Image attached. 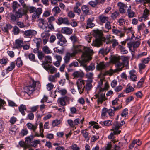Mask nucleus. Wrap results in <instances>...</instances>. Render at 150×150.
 <instances>
[{"mask_svg": "<svg viewBox=\"0 0 150 150\" xmlns=\"http://www.w3.org/2000/svg\"><path fill=\"white\" fill-rule=\"evenodd\" d=\"M95 33L96 38L93 41L92 43L93 45L99 47L103 45V43L104 42H105L106 44L112 43V46L115 47L118 44L117 40L115 39H113L110 40L108 39L103 37L102 36V33L98 30H96Z\"/></svg>", "mask_w": 150, "mask_h": 150, "instance_id": "f257e3e1", "label": "nucleus"}, {"mask_svg": "<svg viewBox=\"0 0 150 150\" xmlns=\"http://www.w3.org/2000/svg\"><path fill=\"white\" fill-rule=\"evenodd\" d=\"M73 54L74 55L78 53L82 52L83 58L87 57V59H91V55L92 54L93 50L89 48L85 47L81 45H74L73 47Z\"/></svg>", "mask_w": 150, "mask_h": 150, "instance_id": "f03ea898", "label": "nucleus"}, {"mask_svg": "<svg viewBox=\"0 0 150 150\" xmlns=\"http://www.w3.org/2000/svg\"><path fill=\"white\" fill-rule=\"evenodd\" d=\"M19 2L22 6L23 8H21L16 11L14 14H11L10 16L11 20L14 22L22 17L27 12L28 9L23 0H19Z\"/></svg>", "mask_w": 150, "mask_h": 150, "instance_id": "7ed1b4c3", "label": "nucleus"}, {"mask_svg": "<svg viewBox=\"0 0 150 150\" xmlns=\"http://www.w3.org/2000/svg\"><path fill=\"white\" fill-rule=\"evenodd\" d=\"M92 55H91V59L88 60L86 57L79 61L81 65L84 67L86 71L87 72H88L89 71H93L95 69V64L94 63H91L89 66H88L86 65V63L91 59V56Z\"/></svg>", "mask_w": 150, "mask_h": 150, "instance_id": "20e7f679", "label": "nucleus"}, {"mask_svg": "<svg viewBox=\"0 0 150 150\" xmlns=\"http://www.w3.org/2000/svg\"><path fill=\"white\" fill-rule=\"evenodd\" d=\"M133 41L127 43L129 48L131 52H134L136 49L139 46L141 43V39L136 37L135 39H134Z\"/></svg>", "mask_w": 150, "mask_h": 150, "instance_id": "39448f33", "label": "nucleus"}, {"mask_svg": "<svg viewBox=\"0 0 150 150\" xmlns=\"http://www.w3.org/2000/svg\"><path fill=\"white\" fill-rule=\"evenodd\" d=\"M113 61L115 63L116 66L118 67H121V68H118L114 70L110 69L108 71V74L110 75H112V74L115 73H117L118 72L122 70V68L123 67V65L122 63L118 61V59L117 57H115L113 59Z\"/></svg>", "mask_w": 150, "mask_h": 150, "instance_id": "423d86ee", "label": "nucleus"}, {"mask_svg": "<svg viewBox=\"0 0 150 150\" xmlns=\"http://www.w3.org/2000/svg\"><path fill=\"white\" fill-rule=\"evenodd\" d=\"M76 84L79 91L80 94H81L83 93L85 88L84 81L82 79H80L77 81Z\"/></svg>", "mask_w": 150, "mask_h": 150, "instance_id": "0eeeda50", "label": "nucleus"}, {"mask_svg": "<svg viewBox=\"0 0 150 150\" xmlns=\"http://www.w3.org/2000/svg\"><path fill=\"white\" fill-rule=\"evenodd\" d=\"M32 83L31 85L26 86L25 90L27 93L28 94L32 93L35 90L36 86V82L34 80L32 81Z\"/></svg>", "mask_w": 150, "mask_h": 150, "instance_id": "6e6552de", "label": "nucleus"}, {"mask_svg": "<svg viewBox=\"0 0 150 150\" xmlns=\"http://www.w3.org/2000/svg\"><path fill=\"white\" fill-rule=\"evenodd\" d=\"M95 96L96 97L95 99H98L97 102L98 104H99V103L102 104L104 101L107 99V98L105 97V94L99 93L96 94Z\"/></svg>", "mask_w": 150, "mask_h": 150, "instance_id": "1a4fd4ad", "label": "nucleus"}, {"mask_svg": "<svg viewBox=\"0 0 150 150\" xmlns=\"http://www.w3.org/2000/svg\"><path fill=\"white\" fill-rule=\"evenodd\" d=\"M70 98L68 97L65 96L59 98L57 102L59 104L62 106H64L66 105V102H68L70 100Z\"/></svg>", "mask_w": 150, "mask_h": 150, "instance_id": "9d476101", "label": "nucleus"}, {"mask_svg": "<svg viewBox=\"0 0 150 150\" xmlns=\"http://www.w3.org/2000/svg\"><path fill=\"white\" fill-rule=\"evenodd\" d=\"M118 7L119 11L120 13L124 14L126 12L127 5L121 2H119L117 4Z\"/></svg>", "mask_w": 150, "mask_h": 150, "instance_id": "9b49d317", "label": "nucleus"}, {"mask_svg": "<svg viewBox=\"0 0 150 150\" xmlns=\"http://www.w3.org/2000/svg\"><path fill=\"white\" fill-rule=\"evenodd\" d=\"M38 26L40 28L44 29L48 26V22L44 19H39L38 20Z\"/></svg>", "mask_w": 150, "mask_h": 150, "instance_id": "f8f14e48", "label": "nucleus"}, {"mask_svg": "<svg viewBox=\"0 0 150 150\" xmlns=\"http://www.w3.org/2000/svg\"><path fill=\"white\" fill-rule=\"evenodd\" d=\"M126 30L125 27L122 30H119L117 29H112V32L118 36H120V37H123L125 35V32Z\"/></svg>", "mask_w": 150, "mask_h": 150, "instance_id": "ddd939ff", "label": "nucleus"}, {"mask_svg": "<svg viewBox=\"0 0 150 150\" xmlns=\"http://www.w3.org/2000/svg\"><path fill=\"white\" fill-rule=\"evenodd\" d=\"M39 126L40 132V135L38 132L35 131L34 132V136L38 137L41 136L43 138L44 137V135L43 134L44 129H43V124L41 122L40 123Z\"/></svg>", "mask_w": 150, "mask_h": 150, "instance_id": "4468645a", "label": "nucleus"}, {"mask_svg": "<svg viewBox=\"0 0 150 150\" xmlns=\"http://www.w3.org/2000/svg\"><path fill=\"white\" fill-rule=\"evenodd\" d=\"M121 127L120 125V123L117 121H116L113 123L112 126L113 130L115 131V133L118 132V133H120L121 132L120 130H118V129Z\"/></svg>", "mask_w": 150, "mask_h": 150, "instance_id": "2eb2a0df", "label": "nucleus"}, {"mask_svg": "<svg viewBox=\"0 0 150 150\" xmlns=\"http://www.w3.org/2000/svg\"><path fill=\"white\" fill-rule=\"evenodd\" d=\"M43 67L48 71H49L51 74H53L55 72L56 69L52 65H48L47 66L43 65Z\"/></svg>", "mask_w": 150, "mask_h": 150, "instance_id": "dca6fc26", "label": "nucleus"}, {"mask_svg": "<svg viewBox=\"0 0 150 150\" xmlns=\"http://www.w3.org/2000/svg\"><path fill=\"white\" fill-rule=\"evenodd\" d=\"M129 74L130 80L133 81H136L137 79L136 71L134 70H132L129 71Z\"/></svg>", "mask_w": 150, "mask_h": 150, "instance_id": "f3484780", "label": "nucleus"}, {"mask_svg": "<svg viewBox=\"0 0 150 150\" xmlns=\"http://www.w3.org/2000/svg\"><path fill=\"white\" fill-rule=\"evenodd\" d=\"M81 10L85 15H90L91 13V10L89 9L88 6L84 5L81 7Z\"/></svg>", "mask_w": 150, "mask_h": 150, "instance_id": "a211bd4d", "label": "nucleus"}, {"mask_svg": "<svg viewBox=\"0 0 150 150\" xmlns=\"http://www.w3.org/2000/svg\"><path fill=\"white\" fill-rule=\"evenodd\" d=\"M58 24L60 25L62 24L69 25V24L68 18H67L60 17L58 19Z\"/></svg>", "mask_w": 150, "mask_h": 150, "instance_id": "6ab92c4d", "label": "nucleus"}, {"mask_svg": "<svg viewBox=\"0 0 150 150\" xmlns=\"http://www.w3.org/2000/svg\"><path fill=\"white\" fill-rule=\"evenodd\" d=\"M111 48V47L109 46L106 47L105 48H102L100 50L99 53L103 55L107 54L110 51Z\"/></svg>", "mask_w": 150, "mask_h": 150, "instance_id": "aec40b11", "label": "nucleus"}, {"mask_svg": "<svg viewBox=\"0 0 150 150\" xmlns=\"http://www.w3.org/2000/svg\"><path fill=\"white\" fill-rule=\"evenodd\" d=\"M50 34L48 33H43L41 34V37L43 38V42L44 45H45L48 41Z\"/></svg>", "mask_w": 150, "mask_h": 150, "instance_id": "412c9836", "label": "nucleus"}, {"mask_svg": "<svg viewBox=\"0 0 150 150\" xmlns=\"http://www.w3.org/2000/svg\"><path fill=\"white\" fill-rule=\"evenodd\" d=\"M37 33V32L33 30H29L25 31L24 34L26 36L30 37L33 35H35Z\"/></svg>", "mask_w": 150, "mask_h": 150, "instance_id": "4be33fe9", "label": "nucleus"}, {"mask_svg": "<svg viewBox=\"0 0 150 150\" xmlns=\"http://www.w3.org/2000/svg\"><path fill=\"white\" fill-rule=\"evenodd\" d=\"M61 31L63 33L69 35L72 33V30L68 27H64L62 28Z\"/></svg>", "mask_w": 150, "mask_h": 150, "instance_id": "5701e85b", "label": "nucleus"}, {"mask_svg": "<svg viewBox=\"0 0 150 150\" xmlns=\"http://www.w3.org/2000/svg\"><path fill=\"white\" fill-rule=\"evenodd\" d=\"M52 62V57L50 56H47L45 57V61L43 62L42 66L43 67V65L45 66H47L49 65L48 63H51Z\"/></svg>", "mask_w": 150, "mask_h": 150, "instance_id": "b1692460", "label": "nucleus"}, {"mask_svg": "<svg viewBox=\"0 0 150 150\" xmlns=\"http://www.w3.org/2000/svg\"><path fill=\"white\" fill-rule=\"evenodd\" d=\"M42 10L41 8H38L37 11L33 14L32 18H39V16L42 12Z\"/></svg>", "mask_w": 150, "mask_h": 150, "instance_id": "393cba45", "label": "nucleus"}, {"mask_svg": "<svg viewBox=\"0 0 150 150\" xmlns=\"http://www.w3.org/2000/svg\"><path fill=\"white\" fill-rule=\"evenodd\" d=\"M72 75L74 78H81L83 77L84 74L82 71H76L73 73Z\"/></svg>", "mask_w": 150, "mask_h": 150, "instance_id": "a878e982", "label": "nucleus"}, {"mask_svg": "<svg viewBox=\"0 0 150 150\" xmlns=\"http://www.w3.org/2000/svg\"><path fill=\"white\" fill-rule=\"evenodd\" d=\"M26 125L29 129L32 130L33 132H35L37 128L38 124L35 123L34 125H33L30 123H28Z\"/></svg>", "mask_w": 150, "mask_h": 150, "instance_id": "bb28decb", "label": "nucleus"}, {"mask_svg": "<svg viewBox=\"0 0 150 150\" xmlns=\"http://www.w3.org/2000/svg\"><path fill=\"white\" fill-rule=\"evenodd\" d=\"M81 4L79 3H76V6H75L73 9V11L74 13H76L78 15H80L81 13V10L79 7L80 6Z\"/></svg>", "mask_w": 150, "mask_h": 150, "instance_id": "cd10ccee", "label": "nucleus"}, {"mask_svg": "<svg viewBox=\"0 0 150 150\" xmlns=\"http://www.w3.org/2000/svg\"><path fill=\"white\" fill-rule=\"evenodd\" d=\"M20 5L18 3L17 1H14L13 2L12 4V7L13 9V14H14L16 10L18 8V7L20 6ZM11 13H10V16H11Z\"/></svg>", "mask_w": 150, "mask_h": 150, "instance_id": "c85d7f7f", "label": "nucleus"}, {"mask_svg": "<svg viewBox=\"0 0 150 150\" xmlns=\"http://www.w3.org/2000/svg\"><path fill=\"white\" fill-rule=\"evenodd\" d=\"M19 110V112L23 115H25V113L24 111L26 110V106L25 105L23 104L21 105L18 107Z\"/></svg>", "mask_w": 150, "mask_h": 150, "instance_id": "c756f323", "label": "nucleus"}, {"mask_svg": "<svg viewBox=\"0 0 150 150\" xmlns=\"http://www.w3.org/2000/svg\"><path fill=\"white\" fill-rule=\"evenodd\" d=\"M74 56V54H73L72 53H67L66 56L64 58L65 62L66 63H67L69 62L70 60V57Z\"/></svg>", "mask_w": 150, "mask_h": 150, "instance_id": "7c9ffc66", "label": "nucleus"}, {"mask_svg": "<svg viewBox=\"0 0 150 150\" xmlns=\"http://www.w3.org/2000/svg\"><path fill=\"white\" fill-rule=\"evenodd\" d=\"M81 133L82 134L83 136L85 138L86 140L88 141L90 138V136L89 133L86 130H81Z\"/></svg>", "mask_w": 150, "mask_h": 150, "instance_id": "2f4dec72", "label": "nucleus"}, {"mask_svg": "<svg viewBox=\"0 0 150 150\" xmlns=\"http://www.w3.org/2000/svg\"><path fill=\"white\" fill-rule=\"evenodd\" d=\"M98 19L101 23H104L108 22V18L103 15H101L99 16Z\"/></svg>", "mask_w": 150, "mask_h": 150, "instance_id": "473e14b6", "label": "nucleus"}, {"mask_svg": "<svg viewBox=\"0 0 150 150\" xmlns=\"http://www.w3.org/2000/svg\"><path fill=\"white\" fill-rule=\"evenodd\" d=\"M149 15V11L147 8L144 9L143 11V14L142 18H144L145 20L147 19Z\"/></svg>", "mask_w": 150, "mask_h": 150, "instance_id": "72a5a7b5", "label": "nucleus"}, {"mask_svg": "<svg viewBox=\"0 0 150 150\" xmlns=\"http://www.w3.org/2000/svg\"><path fill=\"white\" fill-rule=\"evenodd\" d=\"M105 65L103 62H100L99 64H97L96 68L98 70H100L104 69L105 67Z\"/></svg>", "mask_w": 150, "mask_h": 150, "instance_id": "f704fd0d", "label": "nucleus"}, {"mask_svg": "<svg viewBox=\"0 0 150 150\" xmlns=\"http://www.w3.org/2000/svg\"><path fill=\"white\" fill-rule=\"evenodd\" d=\"M69 39L72 42L73 45H75V43L78 41V38L75 35H71L69 38Z\"/></svg>", "mask_w": 150, "mask_h": 150, "instance_id": "c9c22d12", "label": "nucleus"}, {"mask_svg": "<svg viewBox=\"0 0 150 150\" xmlns=\"http://www.w3.org/2000/svg\"><path fill=\"white\" fill-rule=\"evenodd\" d=\"M100 123L103 126H110L112 123V122L110 120H107L104 121L103 122L101 121L100 122Z\"/></svg>", "mask_w": 150, "mask_h": 150, "instance_id": "e433bc0d", "label": "nucleus"}, {"mask_svg": "<svg viewBox=\"0 0 150 150\" xmlns=\"http://www.w3.org/2000/svg\"><path fill=\"white\" fill-rule=\"evenodd\" d=\"M92 20L91 18H89L87 20L86 28H92L95 26V24L92 23Z\"/></svg>", "mask_w": 150, "mask_h": 150, "instance_id": "4c0bfd02", "label": "nucleus"}, {"mask_svg": "<svg viewBox=\"0 0 150 150\" xmlns=\"http://www.w3.org/2000/svg\"><path fill=\"white\" fill-rule=\"evenodd\" d=\"M16 46L17 48L21 47L23 45V42L22 40L17 39L16 40Z\"/></svg>", "mask_w": 150, "mask_h": 150, "instance_id": "58836bf2", "label": "nucleus"}, {"mask_svg": "<svg viewBox=\"0 0 150 150\" xmlns=\"http://www.w3.org/2000/svg\"><path fill=\"white\" fill-rule=\"evenodd\" d=\"M42 50L46 54H50L52 52L51 50L47 46H44L42 47Z\"/></svg>", "mask_w": 150, "mask_h": 150, "instance_id": "ea45409f", "label": "nucleus"}, {"mask_svg": "<svg viewBox=\"0 0 150 150\" xmlns=\"http://www.w3.org/2000/svg\"><path fill=\"white\" fill-rule=\"evenodd\" d=\"M118 47L121 53L122 54H125L128 53V51L127 50H126L125 48L123 47L122 46L119 45Z\"/></svg>", "mask_w": 150, "mask_h": 150, "instance_id": "a19ab883", "label": "nucleus"}, {"mask_svg": "<svg viewBox=\"0 0 150 150\" xmlns=\"http://www.w3.org/2000/svg\"><path fill=\"white\" fill-rule=\"evenodd\" d=\"M34 41L36 44L37 47L40 48V45L42 43V40L40 38H36L34 40Z\"/></svg>", "mask_w": 150, "mask_h": 150, "instance_id": "79ce46f5", "label": "nucleus"}, {"mask_svg": "<svg viewBox=\"0 0 150 150\" xmlns=\"http://www.w3.org/2000/svg\"><path fill=\"white\" fill-rule=\"evenodd\" d=\"M12 28V26L10 24H6L5 25L2 27V30L4 32H8V30L11 29Z\"/></svg>", "mask_w": 150, "mask_h": 150, "instance_id": "37998d69", "label": "nucleus"}, {"mask_svg": "<svg viewBox=\"0 0 150 150\" xmlns=\"http://www.w3.org/2000/svg\"><path fill=\"white\" fill-rule=\"evenodd\" d=\"M67 41L65 38H63L62 39L59 40L57 42V44L62 46H64V44L67 42Z\"/></svg>", "mask_w": 150, "mask_h": 150, "instance_id": "c03bdc74", "label": "nucleus"}, {"mask_svg": "<svg viewBox=\"0 0 150 150\" xmlns=\"http://www.w3.org/2000/svg\"><path fill=\"white\" fill-rule=\"evenodd\" d=\"M93 74L92 72H88L86 74L87 78L89 79V81L90 82H92L93 81Z\"/></svg>", "mask_w": 150, "mask_h": 150, "instance_id": "a18cd8bd", "label": "nucleus"}, {"mask_svg": "<svg viewBox=\"0 0 150 150\" xmlns=\"http://www.w3.org/2000/svg\"><path fill=\"white\" fill-rule=\"evenodd\" d=\"M46 30L48 31H50L54 29V28L53 24L51 23H49V24H48V26L45 28Z\"/></svg>", "mask_w": 150, "mask_h": 150, "instance_id": "49530a36", "label": "nucleus"}, {"mask_svg": "<svg viewBox=\"0 0 150 150\" xmlns=\"http://www.w3.org/2000/svg\"><path fill=\"white\" fill-rule=\"evenodd\" d=\"M16 64L17 66L19 67L23 65V62L20 57L18 58L16 61Z\"/></svg>", "mask_w": 150, "mask_h": 150, "instance_id": "de8ad7c7", "label": "nucleus"}, {"mask_svg": "<svg viewBox=\"0 0 150 150\" xmlns=\"http://www.w3.org/2000/svg\"><path fill=\"white\" fill-rule=\"evenodd\" d=\"M15 64L14 62H12L11 63L10 66H9L6 69V71H11L15 68Z\"/></svg>", "mask_w": 150, "mask_h": 150, "instance_id": "09e8293b", "label": "nucleus"}, {"mask_svg": "<svg viewBox=\"0 0 150 150\" xmlns=\"http://www.w3.org/2000/svg\"><path fill=\"white\" fill-rule=\"evenodd\" d=\"M13 31L14 35H16L19 33L20 30L18 27L15 26L13 27Z\"/></svg>", "mask_w": 150, "mask_h": 150, "instance_id": "8fccbe9b", "label": "nucleus"}, {"mask_svg": "<svg viewBox=\"0 0 150 150\" xmlns=\"http://www.w3.org/2000/svg\"><path fill=\"white\" fill-rule=\"evenodd\" d=\"M57 89L56 90L57 92L62 95H64L67 93V91L65 89H60L59 88Z\"/></svg>", "mask_w": 150, "mask_h": 150, "instance_id": "3c124183", "label": "nucleus"}, {"mask_svg": "<svg viewBox=\"0 0 150 150\" xmlns=\"http://www.w3.org/2000/svg\"><path fill=\"white\" fill-rule=\"evenodd\" d=\"M150 61V56H149L147 58H143L141 60V62L144 64L148 63Z\"/></svg>", "mask_w": 150, "mask_h": 150, "instance_id": "603ef678", "label": "nucleus"}, {"mask_svg": "<svg viewBox=\"0 0 150 150\" xmlns=\"http://www.w3.org/2000/svg\"><path fill=\"white\" fill-rule=\"evenodd\" d=\"M113 131V132H112L110 133V134L108 136V138L109 139H114L115 138L114 135L116 134H119V133H118V132H116L115 133V131L114 130Z\"/></svg>", "mask_w": 150, "mask_h": 150, "instance_id": "864d4df0", "label": "nucleus"}, {"mask_svg": "<svg viewBox=\"0 0 150 150\" xmlns=\"http://www.w3.org/2000/svg\"><path fill=\"white\" fill-rule=\"evenodd\" d=\"M28 130L27 129H23L21 131V135L22 136L26 135L28 134Z\"/></svg>", "mask_w": 150, "mask_h": 150, "instance_id": "5fc2aeb1", "label": "nucleus"}, {"mask_svg": "<svg viewBox=\"0 0 150 150\" xmlns=\"http://www.w3.org/2000/svg\"><path fill=\"white\" fill-rule=\"evenodd\" d=\"M134 90V88L132 87L128 86V85L125 90V91L127 93H128L133 91Z\"/></svg>", "mask_w": 150, "mask_h": 150, "instance_id": "6e6d98bb", "label": "nucleus"}, {"mask_svg": "<svg viewBox=\"0 0 150 150\" xmlns=\"http://www.w3.org/2000/svg\"><path fill=\"white\" fill-rule=\"evenodd\" d=\"M128 110L127 108L124 109L121 114V115L122 117H126V115L128 113Z\"/></svg>", "mask_w": 150, "mask_h": 150, "instance_id": "4d7b16f0", "label": "nucleus"}, {"mask_svg": "<svg viewBox=\"0 0 150 150\" xmlns=\"http://www.w3.org/2000/svg\"><path fill=\"white\" fill-rule=\"evenodd\" d=\"M138 67L139 69V71L140 72L141 71V70L144 69L146 67V65L142 62L139 64Z\"/></svg>", "mask_w": 150, "mask_h": 150, "instance_id": "13d9d810", "label": "nucleus"}, {"mask_svg": "<svg viewBox=\"0 0 150 150\" xmlns=\"http://www.w3.org/2000/svg\"><path fill=\"white\" fill-rule=\"evenodd\" d=\"M4 128V122L2 120H0V133L3 130Z\"/></svg>", "mask_w": 150, "mask_h": 150, "instance_id": "bf43d9fd", "label": "nucleus"}, {"mask_svg": "<svg viewBox=\"0 0 150 150\" xmlns=\"http://www.w3.org/2000/svg\"><path fill=\"white\" fill-rule=\"evenodd\" d=\"M28 58L31 61L35 62V56L34 54L32 53L29 54L28 55Z\"/></svg>", "mask_w": 150, "mask_h": 150, "instance_id": "052dcab7", "label": "nucleus"}, {"mask_svg": "<svg viewBox=\"0 0 150 150\" xmlns=\"http://www.w3.org/2000/svg\"><path fill=\"white\" fill-rule=\"evenodd\" d=\"M67 16L69 18H73L75 16V14L73 11H71L68 12Z\"/></svg>", "mask_w": 150, "mask_h": 150, "instance_id": "680f3d73", "label": "nucleus"}, {"mask_svg": "<svg viewBox=\"0 0 150 150\" xmlns=\"http://www.w3.org/2000/svg\"><path fill=\"white\" fill-rule=\"evenodd\" d=\"M147 54V52H143L138 55H137L136 57L137 59L141 58L142 57L146 55Z\"/></svg>", "mask_w": 150, "mask_h": 150, "instance_id": "e2e57ef3", "label": "nucleus"}, {"mask_svg": "<svg viewBox=\"0 0 150 150\" xmlns=\"http://www.w3.org/2000/svg\"><path fill=\"white\" fill-rule=\"evenodd\" d=\"M52 11L55 13V14H56L60 13L61 10L57 6L54 8Z\"/></svg>", "mask_w": 150, "mask_h": 150, "instance_id": "0e129e2a", "label": "nucleus"}, {"mask_svg": "<svg viewBox=\"0 0 150 150\" xmlns=\"http://www.w3.org/2000/svg\"><path fill=\"white\" fill-rule=\"evenodd\" d=\"M38 57L40 60H42L44 57V55L42 52L40 51L38 54Z\"/></svg>", "mask_w": 150, "mask_h": 150, "instance_id": "69168bd1", "label": "nucleus"}, {"mask_svg": "<svg viewBox=\"0 0 150 150\" xmlns=\"http://www.w3.org/2000/svg\"><path fill=\"white\" fill-rule=\"evenodd\" d=\"M125 20L123 18H120L118 21L119 25L121 26L125 24Z\"/></svg>", "mask_w": 150, "mask_h": 150, "instance_id": "338daca9", "label": "nucleus"}, {"mask_svg": "<svg viewBox=\"0 0 150 150\" xmlns=\"http://www.w3.org/2000/svg\"><path fill=\"white\" fill-rule=\"evenodd\" d=\"M144 120L146 121L148 123L150 122V112H149L145 117Z\"/></svg>", "mask_w": 150, "mask_h": 150, "instance_id": "774afa93", "label": "nucleus"}]
</instances>
